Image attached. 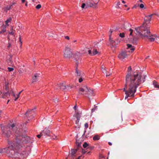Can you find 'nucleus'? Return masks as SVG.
Wrapping results in <instances>:
<instances>
[{
  "mask_svg": "<svg viewBox=\"0 0 159 159\" xmlns=\"http://www.w3.org/2000/svg\"><path fill=\"white\" fill-rule=\"evenodd\" d=\"M141 78V76L137 73H134L133 75H130L129 73L127 74L125 87L123 89L126 95L125 99L129 97H134L137 88L142 83Z\"/></svg>",
  "mask_w": 159,
  "mask_h": 159,
  "instance_id": "obj_1",
  "label": "nucleus"
},
{
  "mask_svg": "<svg viewBox=\"0 0 159 159\" xmlns=\"http://www.w3.org/2000/svg\"><path fill=\"white\" fill-rule=\"evenodd\" d=\"M153 14H151L146 16L148 19L145 20L144 22L142 25L135 28L136 32L135 34L138 35H140L144 38H147L150 41H154L155 40L156 35H152L150 31V27L146 23L147 21L150 22L151 19Z\"/></svg>",
  "mask_w": 159,
  "mask_h": 159,
  "instance_id": "obj_2",
  "label": "nucleus"
},
{
  "mask_svg": "<svg viewBox=\"0 0 159 159\" xmlns=\"http://www.w3.org/2000/svg\"><path fill=\"white\" fill-rule=\"evenodd\" d=\"M16 129V130L15 131L16 139L12 142L8 140V143L10 145H11V143H12V144H13V143H14L15 146L11 149L14 150L15 151V152L17 153L18 157L16 158L19 157L20 156L22 157V156L23 158H25L28 156V153H27L25 151H23L21 154H20L19 155L18 151L22 147V143L24 142L26 143V142L25 141V137H23V136H21V134L19 130H18L17 128H15V129Z\"/></svg>",
  "mask_w": 159,
  "mask_h": 159,
  "instance_id": "obj_3",
  "label": "nucleus"
},
{
  "mask_svg": "<svg viewBox=\"0 0 159 159\" xmlns=\"http://www.w3.org/2000/svg\"><path fill=\"white\" fill-rule=\"evenodd\" d=\"M78 93L79 94L83 95L89 99L94 96L93 90L87 86H83L80 88Z\"/></svg>",
  "mask_w": 159,
  "mask_h": 159,
  "instance_id": "obj_4",
  "label": "nucleus"
},
{
  "mask_svg": "<svg viewBox=\"0 0 159 159\" xmlns=\"http://www.w3.org/2000/svg\"><path fill=\"white\" fill-rule=\"evenodd\" d=\"M15 146L14 143L12 144V143H11V145H9L8 147L0 149V153H6L9 157L11 158L18 157L17 153H16L14 150L11 149Z\"/></svg>",
  "mask_w": 159,
  "mask_h": 159,
  "instance_id": "obj_5",
  "label": "nucleus"
},
{
  "mask_svg": "<svg viewBox=\"0 0 159 159\" xmlns=\"http://www.w3.org/2000/svg\"><path fill=\"white\" fill-rule=\"evenodd\" d=\"M72 53L70 51V49L66 47L64 52V56L65 58H70L72 57Z\"/></svg>",
  "mask_w": 159,
  "mask_h": 159,
  "instance_id": "obj_6",
  "label": "nucleus"
},
{
  "mask_svg": "<svg viewBox=\"0 0 159 159\" xmlns=\"http://www.w3.org/2000/svg\"><path fill=\"white\" fill-rule=\"evenodd\" d=\"M1 128L3 136L7 138L10 137L11 133L9 128L7 127L2 128V127Z\"/></svg>",
  "mask_w": 159,
  "mask_h": 159,
  "instance_id": "obj_7",
  "label": "nucleus"
},
{
  "mask_svg": "<svg viewBox=\"0 0 159 159\" xmlns=\"http://www.w3.org/2000/svg\"><path fill=\"white\" fill-rule=\"evenodd\" d=\"M36 108V107H35L34 109H29L25 113V115H26V116L28 118H30L31 117V118H32L34 117V115L33 113L34 112V110Z\"/></svg>",
  "mask_w": 159,
  "mask_h": 159,
  "instance_id": "obj_8",
  "label": "nucleus"
},
{
  "mask_svg": "<svg viewBox=\"0 0 159 159\" xmlns=\"http://www.w3.org/2000/svg\"><path fill=\"white\" fill-rule=\"evenodd\" d=\"M99 2V0H97L95 3L91 2H87L86 3V8L89 7H92L95 8L96 7V5Z\"/></svg>",
  "mask_w": 159,
  "mask_h": 159,
  "instance_id": "obj_9",
  "label": "nucleus"
},
{
  "mask_svg": "<svg viewBox=\"0 0 159 159\" xmlns=\"http://www.w3.org/2000/svg\"><path fill=\"white\" fill-rule=\"evenodd\" d=\"M127 57L126 52L124 51L121 52L118 55V57L121 60H122Z\"/></svg>",
  "mask_w": 159,
  "mask_h": 159,
  "instance_id": "obj_10",
  "label": "nucleus"
},
{
  "mask_svg": "<svg viewBox=\"0 0 159 159\" xmlns=\"http://www.w3.org/2000/svg\"><path fill=\"white\" fill-rule=\"evenodd\" d=\"M82 137L80 138H79L78 135L76 137V144L77 147L80 148L81 147V144L83 140Z\"/></svg>",
  "mask_w": 159,
  "mask_h": 159,
  "instance_id": "obj_11",
  "label": "nucleus"
},
{
  "mask_svg": "<svg viewBox=\"0 0 159 159\" xmlns=\"http://www.w3.org/2000/svg\"><path fill=\"white\" fill-rule=\"evenodd\" d=\"M39 74L38 73H36L34 75V76L32 77L33 79L32 81V83L36 82L38 80L39 78Z\"/></svg>",
  "mask_w": 159,
  "mask_h": 159,
  "instance_id": "obj_12",
  "label": "nucleus"
},
{
  "mask_svg": "<svg viewBox=\"0 0 159 159\" xmlns=\"http://www.w3.org/2000/svg\"><path fill=\"white\" fill-rule=\"evenodd\" d=\"M109 41L111 44V48H116V45L114 44L115 43V41L112 39L110 35L109 37Z\"/></svg>",
  "mask_w": 159,
  "mask_h": 159,
  "instance_id": "obj_13",
  "label": "nucleus"
},
{
  "mask_svg": "<svg viewBox=\"0 0 159 159\" xmlns=\"http://www.w3.org/2000/svg\"><path fill=\"white\" fill-rule=\"evenodd\" d=\"M41 132L43 133L42 134H43V135H47L49 136H50V131L47 129L45 128L44 130L42 131Z\"/></svg>",
  "mask_w": 159,
  "mask_h": 159,
  "instance_id": "obj_14",
  "label": "nucleus"
},
{
  "mask_svg": "<svg viewBox=\"0 0 159 159\" xmlns=\"http://www.w3.org/2000/svg\"><path fill=\"white\" fill-rule=\"evenodd\" d=\"M81 54L78 52H77L75 54V55L74 57H75L76 58L75 59L76 64V65H77L79 64V61H77V59L80 56H81Z\"/></svg>",
  "mask_w": 159,
  "mask_h": 159,
  "instance_id": "obj_15",
  "label": "nucleus"
},
{
  "mask_svg": "<svg viewBox=\"0 0 159 159\" xmlns=\"http://www.w3.org/2000/svg\"><path fill=\"white\" fill-rule=\"evenodd\" d=\"M74 116L76 118L77 120H78V122L79 121L80 116L79 112H78L77 111H75V114L74 115Z\"/></svg>",
  "mask_w": 159,
  "mask_h": 159,
  "instance_id": "obj_16",
  "label": "nucleus"
},
{
  "mask_svg": "<svg viewBox=\"0 0 159 159\" xmlns=\"http://www.w3.org/2000/svg\"><path fill=\"white\" fill-rule=\"evenodd\" d=\"M79 148L77 147L76 149H71V155L72 157L75 156V154L76 152L78 150Z\"/></svg>",
  "mask_w": 159,
  "mask_h": 159,
  "instance_id": "obj_17",
  "label": "nucleus"
},
{
  "mask_svg": "<svg viewBox=\"0 0 159 159\" xmlns=\"http://www.w3.org/2000/svg\"><path fill=\"white\" fill-rule=\"evenodd\" d=\"M59 87L60 89L63 90L65 89L66 88L65 84L63 83L60 84L59 85Z\"/></svg>",
  "mask_w": 159,
  "mask_h": 159,
  "instance_id": "obj_18",
  "label": "nucleus"
},
{
  "mask_svg": "<svg viewBox=\"0 0 159 159\" xmlns=\"http://www.w3.org/2000/svg\"><path fill=\"white\" fill-rule=\"evenodd\" d=\"M11 92L12 93V95L13 96V97L15 98V101H16L17 99L19 97L20 95L18 94L17 95V97H16V96L15 93H14L13 91V90H11Z\"/></svg>",
  "mask_w": 159,
  "mask_h": 159,
  "instance_id": "obj_19",
  "label": "nucleus"
},
{
  "mask_svg": "<svg viewBox=\"0 0 159 159\" xmlns=\"http://www.w3.org/2000/svg\"><path fill=\"white\" fill-rule=\"evenodd\" d=\"M75 75L78 76H81V73L80 71L78 70L77 68L76 69Z\"/></svg>",
  "mask_w": 159,
  "mask_h": 159,
  "instance_id": "obj_20",
  "label": "nucleus"
},
{
  "mask_svg": "<svg viewBox=\"0 0 159 159\" xmlns=\"http://www.w3.org/2000/svg\"><path fill=\"white\" fill-rule=\"evenodd\" d=\"M131 69H132L131 67L130 66L128 67V73H129V75H133L134 73H137L138 75H140V74H139L138 73L135 72H134L133 73V74L131 75L130 74V73L129 72V71H131ZM140 75L141 76V75Z\"/></svg>",
  "mask_w": 159,
  "mask_h": 159,
  "instance_id": "obj_21",
  "label": "nucleus"
},
{
  "mask_svg": "<svg viewBox=\"0 0 159 159\" xmlns=\"http://www.w3.org/2000/svg\"><path fill=\"white\" fill-rule=\"evenodd\" d=\"M6 26L4 25H3L1 27V30L3 32H5L6 31Z\"/></svg>",
  "mask_w": 159,
  "mask_h": 159,
  "instance_id": "obj_22",
  "label": "nucleus"
},
{
  "mask_svg": "<svg viewBox=\"0 0 159 159\" xmlns=\"http://www.w3.org/2000/svg\"><path fill=\"white\" fill-rule=\"evenodd\" d=\"M100 139L99 136L98 135H96L94 136L93 138V139L94 140H98Z\"/></svg>",
  "mask_w": 159,
  "mask_h": 159,
  "instance_id": "obj_23",
  "label": "nucleus"
},
{
  "mask_svg": "<svg viewBox=\"0 0 159 159\" xmlns=\"http://www.w3.org/2000/svg\"><path fill=\"white\" fill-rule=\"evenodd\" d=\"M104 73L106 74V76H109L111 74V70H110V71L107 72V71L106 70V72Z\"/></svg>",
  "mask_w": 159,
  "mask_h": 159,
  "instance_id": "obj_24",
  "label": "nucleus"
},
{
  "mask_svg": "<svg viewBox=\"0 0 159 159\" xmlns=\"http://www.w3.org/2000/svg\"><path fill=\"white\" fill-rule=\"evenodd\" d=\"M153 84L156 88H159V85H157V83L155 81H153Z\"/></svg>",
  "mask_w": 159,
  "mask_h": 159,
  "instance_id": "obj_25",
  "label": "nucleus"
},
{
  "mask_svg": "<svg viewBox=\"0 0 159 159\" xmlns=\"http://www.w3.org/2000/svg\"><path fill=\"white\" fill-rule=\"evenodd\" d=\"M98 53V52L97 50L96 49H95L93 50L92 53V55H93V56L94 55Z\"/></svg>",
  "mask_w": 159,
  "mask_h": 159,
  "instance_id": "obj_26",
  "label": "nucleus"
},
{
  "mask_svg": "<svg viewBox=\"0 0 159 159\" xmlns=\"http://www.w3.org/2000/svg\"><path fill=\"white\" fill-rule=\"evenodd\" d=\"M137 39L134 38L133 39V40H132V43H133L134 44H137Z\"/></svg>",
  "mask_w": 159,
  "mask_h": 159,
  "instance_id": "obj_27",
  "label": "nucleus"
},
{
  "mask_svg": "<svg viewBox=\"0 0 159 159\" xmlns=\"http://www.w3.org/2000/svg\"><path fill=\"white\" fill-rule=\"evenodd\" d=\"M10 94L9 92H7V93H3L2 94V97L4 98L5 97L7 96L8 95H9Z\"/></svg>",
  "mask_w": 159,
  "mask_h": 159,
  "instance_id": "obj_28",
  "label": "nucleus"
},
{
  "mask_svg": "<svg viewBox=\"0 0 159 159\" xmlns=\"http://www.w3.org/2000/svg\"><path fill=\"white\" fill-rule=\"evenodd\" d=\"M155 40H156V42L157 43H159V36H157L156 35V36H155Z\"/></svg>",
  "mask_w": 159,
  "mask_h": 159,
  "instance_id": "obj_29",
  "label": "nucleus"
},
{
  "mask_svg": "<svg viewBox=\"0 0 159 159\" xmlns=\"http://www.w3.org/2000/svg\"><path fill=\"white\" fill-rule=\"evenodd\" d=\"M101 69L103 73H105V72H106V69H105L104 66L102 65L101 66Z\"/></svg>",
  "mask_w": 159,
  "mask_h": 159,
  "instance_id": "obj_30",
  "label": "nucleus"
},
{
  "mask_svg": "<svg viewBox=\"0 0 159 159\" xmlns=\"http://www.w3.org/2000/svg\"><path fill=\"white\" fill-rule=\"evenodd\" d=\"M79 122H78V120H76L75 121V123L76 125H77V127L78 128H80V124H79Z\"/></svg>",
  "mask_w": 159,
  "mask_h": 159,
  "instance_id": "obj_31",
  "label": "nucleus"
},
{
  "mask_svg": "<svg viewBox=\"0 0 159 159\" xmlns=\"http://www.w3.org/2000/svg\"><path fill=\"white\" fill-rule=\"evenodd\" d=\"M11 20V18L10 17L6 21V25H8V23L9 22H10Z\"/></svg>",
  "mask_w": 159,
  "mask_h": 159,
  "instance_id": "obj_32",
  "label": "nucleus"
},
{
  "mask_svg": "<svg viewBox=\"0 0 159 159\" xmlns=\"http://www.w3.org/2000/svg\"><path fill=\"white\" fill-rule=\"evenodd\" d=\"M83 147L84 148H86L89 146V144L87 142H85L83 144Z\"/></svg>",
  "mask_w": 159,
  "mask_h": 159,
  "instance_id": "obj_33",
  "label": "nucleus"
},
{
  "mask_svg": "<svg viewBox=\"0 0 159 159\" xmlns=\"http://www.w3.org/2000/svg\"><path fill=\"white\" fill-rule=\"evenodd\" d=\"M119 36L121 38H124L125 37V34L124 33H120L119 34Z\"/></svg>",
  "mask_w": 159,
  "mask_h": 159,
  "instance_id": "obj_34",
  "label": "nucleus"
},
{
  "mask_svg": "<svg viewBox=\"0 0 159 159\" xmlns=\"http://www.w3.org/2000/svg\"><path fill=\"white\" fill-rule=\"evenodd\" d=\"M43 133H42L41 132L40 133V134H39L38 135H37V136L39 138H40L42 136H43V134H42Z\"/></svg>",
  "mask_w": 159,
  "mask_h": 159,
  "instance_id": "obj_35",
  "label": "nucleus"
},
{
  "mask_svg": "<svg viewBox=\"0 0 159 159\" xmlns=\"http://www.w3.org/2000/svg\"><path fill=\"white\" fill-rule=\"evenodd\" d=\"M8 71L10 72L11 71L14 70L13 68H12V67H8Z\"/></svg>",
  "mask_w": 159,
  "mask_h": 159,
  "instance_id": "obj_36",
  "label": "nucleus"
},
{
  "mask_svg": "<svg viewBox=\"0 0 159 159\" xmlns=\"http://www.w3.org/2000/svg\"><path fill=\"white\" fill-rule=\"evenodd\" d=\"M41 7V5L40 4H38L37 5L36 7V8L37 9H39Z\"/></svg>",
  "mask_w": 159,
  "mask_h": 159,
  "instance_id": "obj_37",
  "label": "nucleus"
},
{
  "mask_svg": "<svg viewBox=\"0 0 159 159\" xmlns=\"http://www.w3.org/2000/svg\"><path fill=\"white\" fill-rule=\"evenodd\" d=\"M127 46L128 49L131 48L132 47H133L132 45L130 44H127Z\"/></svg>",
  "mask_w": 159,
  "mask_h": 159,
  "instance_id": "obj_38",
  "label": "nucleus"
},
{
  "mask_svg": "<svg viewBox=\"0 0 159 159\" xmlns=\"http://www.w3.org/2000/svg\"><path fill=\"white\" fill-rule=\"evenodd\" d=\"M130 48V50H131V52H133L135 49V48L133 46L131 48Z\"/></svg>",
  "mask_w": 159,
  "mask_h": 159,
  "instance_id": "obj_39",
  "label": "nucleus"
},
{
  "mask_svg": "<svg viewBox=\"0 0 159 159\" xmlns=\"http://www.w3.org/2000/svg\"><path fill=\"white\" fill-rule=\"evenodd\" d=\"M85 7H86V4H85L84 3H83L81 6L82 8H84Z\"/></svg>",
  "mask_w": 159,
  "mask_h": 159,
  "instance_id": "obj_40",
  "label": "nucleus"
},
{
  "mask_svg": "<svg viewBox=\"0 0 159 159\" xmlns=\"http://www.w3.org/2000/svg\"><path fill=\"white\" fill-rule=\"evenodd\" d=\"M88 53L91 56H93L92 55L93 52H92V51L91 50H89L88 51Z\"/></svg>",
  "mask_w": 159,
  "mask_h": 159,
  "instance_id": "obj_41",
  "label": "nucleus"
},
{
  "mask_svg": "<svg viewBox=\"0 0 159 159\" xmlns=\"http://www.w3.org/2000/svg\"><path fill=\"white\" fill-rule=\"evenodd\" d=\"M84 126L86 128L88 127V124L87 123H86L84 124Z\"/></svg>",
  "mask_w": 159,
  "mask_h": 159,
  "instance_id": "obj_42",
  "label": "nucleus"
},
{
  "mask_svg": "<svg viewBox=\"0 0 159 159\" xmlns=\"http://www.w3.org/2000/svg\"><path fill=\"white\" fill-rule=\"evenodd\" d=\"M139 7L141 8H143L144 7V5L143 4H141L139 5Z\"/></svg>",
  "mask_w": 159,
  "mask_h": 159,
  "instance_id": "obj_43",
  "label": "nucleus"
},
{
  "mask_svg": "<svg viewBox=\"0 0 159 159\" xmlns=\"http://www.w3.org/2000/svg\"><path fill=\"white\" fill-rule=\"evenodd\" d=\"M14 3H13V4H12V5H10V6H9V8L8 9V10H9L11 8H12L13 5H14Z\"/></svg>",
  "mask_w": 159,
  "mask_h": 159,
  "instance_id": "obj_44",
  "label": "nucleus"
},
{
  "mask_svg": "<svg viewBox=\"0 0 159 159\" xmlns=\"http://www.w3.org/2000/svg\"><path fill=\"white\" fill-rule=\"evenodd\" d=\"M83 81V79L81 78L79 79V81L80 83L81 82Z\"/></svg>",
  "mask_w": 159,
  "mask_h": 159,
  "instance_id": "obj_45",
  "label": "nucleus"
},
{
  "mask_svg": "<svg viewBox=\"0 0 159 159\" xmlns=\"http://www.w3.org/2000/svg\"><path fill=\"white\" fill-rule=\"evenodd\" d=\"M86 152V151L85 150H84V149H82V152L83 154H85Z\"/></svg>",
  "mask_w": 159,
  "mask_h": 159,
  "instance_id": "obj_46",
  "label": "nucleus"
},
{
  "mask_svg": "<svg viewBox=\"0 0 159 159\" xmlns=\"http://www.w3.org/2000/svg\"><path fill=\"white\" fill-rule=\"evenodd\" d=\"M59 99L57 98H56L55 99H54V102H58Z\"/></svg>",
  "mask_w": 159,
  "mask_h": 159,
  "instance_id": "obj_47",
  "label": "nucleus"
},
{
  "mask_svg": "<svg viewBox=\"0 0 159 159\" xmlns=\"http://www.w3.org/2000/svg\"><path fill=\"white\" fill-rule=\"evenodd\" d=\"M65 38L66 39L68 40H69L70 39V38L68 36H66L65 37Z\"/></svg>",
  "mask_w": 159,
  "mask_h": 159,
  "instance_id": "obj_48",
  "label": "nucleus"
},
{
  "mask_svg": "<svg viewBox=\"0 0 159 159\" xmlns=\"http://www.w3.org/2000/svg\"><path fill=\"white\" fill-rule=\"evenodd\" d=\"M15 127V125L14 124H12L11 125V127L12 128V129H13V128H14V127Z\"/></svg>",
  "mask_w": 159,
  "mask_h": 159,
  "instance_id": "obj_49",
  "label": "nucleus"
},
{
  "mask_svg": "<svg viewBox=\"0 0 159 159\" xmlns=\"http://www.w3.org/2000/svg\"><path fill=\"white\" fill-rule=\"evenodd\" d=\"M19 39H20V44H21V46L22 45V42L21 41V39L20 36L19 37Z\"/></svg>",
  "mask_w": 159,
  "mask_h": 159,
  "instance_id": "obj_50",
  "label": "nucleus"
},
{
  "mask_svg": "<svg viewBox=\"0 0 159 159\" xmlns=\"http://www.w3.org/2000/svg\"><path fill=\"white\" fill-rule=\"evenodd\" d=\"M86 132V129H85V130H84V134H83V135H82V136H84V135H85V133Z\"/></svg>",
  "mask_w": 159,
  "mask_h": 159,
  "instance_id": "obj_51",
  "label": "nucleus"
},
{
  "mask_svg": "<svg viewBox=\"0 0 159 159\" xmlns=\"http://www.w3.org/2000/svg\"><path fill=\"white\" fill-rule=\"evenodd\" d=\"M74 109L75 110V111H76V110L77 109V107H76V105H75V106L74 107Z\"/></svg>",
  "mask_w": 159,
  "mask_h": 159,
  "instance_id": "obj_52",
  "label": "nucleus"
},
{
  "mask_svg": "<svg viewBox=\"0 0 159 159\" xmlns=\"http://www.w3.org/2000/svg\"><path fill=\"white\" fill-rule=\"evenodd\" d=\"M9 34H12V35H13L14 34V32H9Z\"/></svg>",
  "mask_w": 159,
  "mask_h": 159,
  "instance_id": "obj_53",
  "label": "nucleus"
},
{
  "mask_svg": "<svg viewBox=\"0 0 159 159\" xmlns=\"http://www.w3.org/2000/svg\"><path fill=\"white\" fill-rule=\"evenodd\" d=\"M108 143L109 144V145H110V146H111L112 145V143H111L110 142H109Z\"/></svg>",
  "mask_w": 159,
  "mask_h": 159,
  "instance_id": "obj_54",
  "label": "nucleus"
},
{
  "mask_svg": "<svg viewBox=\"0 0 159 159\" xmlns=\"http://www.w3.org/2000/svg\"><path fill=\"white\" fill-rule=\"evenodd\" d=\"M129 31L130 32H133V30L132 29H130L129 30Z\"/></svg>",
  "mask_w": 159,
  "mask_h": 159,
  "instance_id": "obj_55",
  "label": "nucleus"
},
{
  "mask_svg": "<svg viewBox=\"0 0 159 159\" xmlns=\"http://www.w3.org/2000/svg\"><path fill=\"white\" fill-rule=\"evenodd\" d=\"M11 44H10V43H9V45H8V47H7V48H10V46H11Z\"/></svg>",
  "mask_w": 159,
  "mask_h": 159,
  "instance_id": "obj_56",
  "label": "nucleus"
},
{
  "mask_svg": "<svg viewBox=\"0 0 159 159\" xmlns=\"http://www.w3.org/2000/svg\"><path fill=\"white\" fill-rule=\"evenodd\" d=\"M112 32H113V31L112 30H110L109 32L111 34Z\"/></svg>",
  "mask_w": 159,
  "mask_h": 159,
  "instance_id": "obj_57",
  "label": "nucleus"
},
{
  "mask_svg": "<svg viewBox=\"0 0 159 159\" xmlns=\"http://www.w3.org/2000/svg\"><path fill=\"white\" fill-rule=\"evenodd\" d=\"M95 110V109H94V108H93L92 109V112H93V111H94Z\"/></svg>",
  "mask_w": 159,
  "mask_h": 159,
  "instance_id": "obj_58",
  "label": "nucleus"
},
{
  "mask_svg": "<svg viewBox=\"0 0 159 159\" xmlns=\"http://www.w3.org/2000/svg\"><path fill=\"white\" fill-rule=\"evenodd\" d=\"M3 33H4V32H2V31L1 30V31H0V34H3Z\"/></svg>",
  "mask_w": 159,
  "mask_h": 159,
  "instance_id": "obj_59",
  "label": "nucleus"
},
{
  "mask_svg": "<svg viewBox=\"0 0 159 159\" xmlns=\"http://www.w3.org/2000/svg\"><path fill=\"white\" fill-rule=\"evenodd\" d=\"M23 91V90H22V91H20L18 94H19V95L20 94L22 93V92Z\"/></svg>",
  "mask_w": 159,
  "mask_h": 159,
  "instance_id": "obj_60",
  "label": "nucleus"
},
{
  "mask_svg": "<svg viewBox=\"0 0 159 159\" xmlns=\"http://www.w3.org/2000/svg\"><path fill=\"white\" fill-rule=\"evenodd\" d=\"M120 2H118L117 3V5H120Z\"/></svg>",
  "mask_w": 159,
  "mask_h": 159,
  "instance_id": "obj_61",
  "label": "nucleus"
},
{
  "mask_svg": "<svg viewBox=\"0 0 159 159\" xmlns=\"http://www.w3.org/2000/svg\"><path fill=\"white\" fill-rule=\"evenodd\" d=\"M116 7L118 8H120V7L119 5H117Z\"/></svg>",
  "mask_w": 159,
  "mask_h": 159,
  "instance_id": "obj_62",
  "label": "nucleus"
},
{
  "mask_svg": "<svg viewBox=\"0 0 159 159\" xmlns=\"http://www.w3.org/2000/svg\"><path fill=\"white\" fill-rule=\"evenodd\" d=\"M25 0H22V2L23 3L25 2Z\"/></svg>",
  "mask_w": 159,
  "mask_h": 159,
  "instance_id": "obj_63",
  "label": "nucleus"
},
{
  "mask_svg": "<svg viewBox=\"0 0 159 159\" xmlns=\"http://www.w3.org/2000/svg\"><path fill=\"white\" fill-rule=\"evenodd\" d=\"M6 8L7 10H8V9L9 8V7L7 6Z\"/></svg>",
  "mask_w": 159,
  "mask_h": 159,
  "instance_id": "obj_64",
  "label": "nucleus"
}]
</instances>
